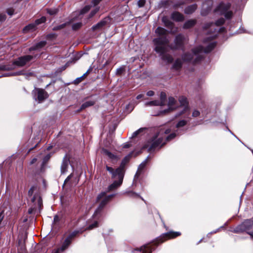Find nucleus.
Listing matches in <instances>:
<instances>
[{"mask_svg":"<svg viewBox=\"0 0 253 253\" xmlns=\"http://www.w3.org/2000/svg\"><path fill=\"white\" fill-rule=\"evenodd\" d=\"M174 128H166L164 127L160 129L158 132L153 136L144 145L143 149H147L148 151H152L157 148L162 147L165 144L166 140L169 141L176 136L175 132H171L169 135H167L172 132Z\"/></svg>","mask_w":253,"mask_h":253,"instance_id":"nucleus-1","label":"nucleus"},{"mask_svg":"<svg viewBox=\"0 0 253 253\" xmlns=\"http://www.w3.org/2000/svg\"><path fill=\"white\" fill-rule=\"evenodd\" d=\"M155 32L159 36L153 40L155 45V51L160 54L163 60L168 63L171 62L173 60L172 57L170 54L166 53L167 45L169 42V41L167 38V30L159 27L156 29Z\"/></svg>","mask_w":253,"mask_h":253,"instance_id":"nucleus-2","label":"nucleus"},{"mask_svg":"<svg viewBox=\"0 0 253 253\" xmlns=\"http://www.w3.org/2000/svg\"><path fill=\"white\" fill-rule=\"evenodd\" d=\"M215 46L214 42H210L205 48L202 46H197L193 48L191 53H186L184 54L182 58L184 61H191L193 63H196L201 61L206 53L210 52Z\"/></svg>","mask_w":253,"mask_h":253,"instance_id":"nucleus-3","label":"nucleus"},{"mask_svg":"<svg viewBox=\"0 0 253 253\" xmlns=\"http://www.w3.org/2000/svg\"><path fill=\"white\" fill-rule=\"evenodd\" d=\"M33 56L27 55L21 56L15 59L11 65L3 66L1 69L4 70H11L15 69L16 67H22L26 65L33 58Z\"/></svg>","mask_w":253,"mask_h":253,"instance_id":"nucleus-4","label":"nucleus"},{"mask_svg":"<svg viewBox=\"0 0 253 253\" xmlns=\"http://www.w3.org/2000/svg\"><path fill=\"white\" fill-rule=\"evenodd\" d=\"M252 230H253V218L245 220L241 224L236 227L233 232L239 233L246 231L248 234L251 235L253 240V232L250 231Z\"/></svg>","mask_w":253,"mask_h":253,"instance_id":"nucleus-5","label":"nucleus"},{"mask_svg":"<svg viewBox=\"0 0 253 253\" xmlns=\"http://www.w3.org/2000/svg\"><path fill=\"white\" fill-rule=\"evenodd\" d=\"M225 20L224 18H221L216 21L215 25L213 24V23H207L205 25L204 29H205V30H208L210 29V31H211L212 30H214V32H213L212 34L209 38H208V39H210V40H212L216 37L217 29H215L214 28L215 25L220 26L223 24ZM218 31H219V32H223L224 31V28H220L218 30Z\"/></svg>","mask_w":253,"mask_h":253,"instance_id":"nucleus-6","label":"nucleus"},{"mask_svg":"<svg viewBox=\"0 0 253 253\" xmlns=\"http://www.w3.org/2000/svg\"><path fill=\"white\" fill-rule=\"evenodd\" d=\"M231 4L229 3H220L217 8L216 11L219 12L222 15H224L226 18L230 19L232 17L233 13L231 11H229Z\"/></svg>","mask_w":253,"mask_h":253,"instance_id":"nucleus-7","label":"nucleus"},{"mask_svg":"<svg viewBox=\"0 0 253 253\" xmlns=\"http://www.w3.org/2000/svg\"><path fill=\"white\" fill-rule=\"evenodd\" d=\"M186 42V38L182 35H177L174 40V43L170 45L172 49H183L184 43Z\"/></svg>","mask_w":253,"mask_h":253,"instance_id":"nucleus-8","label":"nucleus"},{"mask_svg":"<svg viewBox=\"0 0 253 253\" xmlns=\"http://www.w3.org/2000/svg\"><path fill=\"white\" fill-rule=\"evenodd\" d=\"M113 197V195L106 196L105 192H102L97 196V200L100 201L99 205L104 208Z\"/></svg>","mask_w":253,"mask_h":253,"instance_id":"nucleus-9","label":"nucleus"},{"mask_svg":"<svg viewBox=\"0 0 253 253\" xmlns=\"http://www.w3.org/2000/svg\"><path fill=\"white\" fill-rule=\"evenodd\" d=\"M180 235L181 233L179 232L170 231L163 234L159 237L158 240L159 241H161V243H163L165 240L176 238V237H178Z\"/></svg>","mask_w":253,"mask_h":253,"instance_id":"nucleus-10","label":"nucleus"},{"mask_svg":"<svg viewBox=\"0 0 253 253\" xmlns=\"http://www.w3.org/2000/svg\"><path fill=\"white\" fill-rule=\"evenodd\" d=\"M76 233H72L66 238V239L62 244V246L60 248H59V249L61 250V252H63L68 247V246L71 243L72 239L76 236Z\"/></svg>","mask_w":253,"mask_h":253,"instance_id":"nucleus-11","label":"nucleus"},{"mask_svg":"<svg viewBox=\"0 0 253 253\" xmlns=\"http://www.w3.org/2000/svg\"><path fill=\"white\" fill-rule=\"evenodd\" d=\"M179 102L180 104L179 107L182 109V111H181L180 114H179V115H180L186 112L187 110H188V105L187 99L184 96L179 97Z\"/></svg>","mask_w":253,"mask_h":253,"instance_id":"nucleus-12","label":"nucleus"},{"mask_svg":"<svg viewBox=\"0 0 253 253\" xmlns=\"http://www.w3.org/2000/svg\"><path fill=\"white\" fill-rule=\"evenodd\" d=\"M124 176L122 174L120 176L117 177L115 179L117 180H115L114 182L108 187V190L112 191L119 187L122 183Z\"/></svg>","mask_w":253,"mask_h":253,"instance_id":"nucleus-13","label":"nucleus"},{"mask_svg":"<svg viewBox=\"0 0 253 253\" xmlns=\"http://www.w3.org/2000/svg\"><path fill=\"white\" fill-rule=\"evenodd\" d=\"M37 93V98L39 102H42L48 97V93L42 89L38 88L36 90Z\"/></svg>","mask_w":253,"mask_h":253,"instance_id":"nucleus-14","label":"nucleus"},{"mask_svg":"<svg viewBox=\"0 0 253 253\" xmlns=\"http://www.w3.org/2000/svg\"><path fill=\"white\" fill-rule=\"evenodd\" d=\"M162 21L164 23L165 26L170 30L171 33L174 34L177 32V28H174L173 23L167 17H163Z\"/></svg>","mask_w":253,"mask_h":253,"instance_id":"nucleus-15","label":"nucleus"},{"mask_svg":"<svg viewBox=\"0 0 253 253\" xmlns=\"http://www.w3.org/2000/svg\"><path fill=\"white\" fill-rule=\"evenodd\" d=\"M176 101L175 99L172 97L169 98L168 106L169 108L167 110L163 111V113H166L171 111H173L177 108V106L175 104Z\"/></svg>","mask_w":253,"mask_h":253,"instance_id":"nucleus-16","label":"nucleus"},{"mask_svg":"<svg viewBox=\"0 0 253 253\" xmlns=\"http://www.w3.org/2000/svg\"><path fill=\"white\" fill-rule=\"evenodd\" d=\"M69 158L67 155L64 157L61 166V172L65 173L67 171L69 164Z\"/></svg>","mask_w":253,"mask_h":253,"instance_id":"nucleus-17","label":"nucleus"},{"mask_svg":"<svg viewBox=\"0 0 253 253\" xmlns=\"http://www.w3.org/2000/svg\"><path fill=\"white\" fill-rule=\"evenodd\" d=\"M128 161V157H126L122 161L120 166L117 168V172L119 173V174H122V176H124L125 173V167L126 164Z\"/></svg>","mask_w":253,"mask_h":253,"instance_id":"nucleus-18","label":"nucleus"},{"mask_svg":"<svg viewBox=\"0 0 253 253\" xmlns=\"http://www.w3.org/2000/svg\"><path fill=\"white\" fill-rule=\"evenodd\" d=\"M171 18L172 20L177 22L182 21L184 20V16L177 11L173 12L171 14Z\"/></svg>","mask_w":253,"mask_h":253,"instance_id":"nucleus-19","label":"nucleus"},{"mask_svg":"<svg viewBox=\"0 0 253 253\" xmlns=\"http://www.w3.org/2000/svg\"><path fill=\"white\" fill-rule=\"evenodd\" d=\"M103 209L104 208L99 205L93 214V217L96 220H99L100 217L102 216Z\"/></svg>","mask_w":253,"mask_h":253,"instance_id":"nucleus-20","label":"nucleus"},{"mask_svg":"<svg viewBox=\"0 0 253 253\" xmlns=\"http://www.w3.org/2000/svg\"><path fill=\"white\" fill-rule=\"evenodd\" d=\"M37 29V27L34 23H31L25 26L23 29V32L25 34L29 32H32Z\"/></svg>","mask_w":253,"mask_h":253,"instance_id":"nucleus-21","label":"nucleus"},{"mask_svg":"<svg viewBox=\"0 0 253 253\" xmlns=\"http://www.w3.org/2000/svg\"><path fill=\"white\" fill-rule=\"evenodd\" d=\"M146 164V161H145L139 166L137 171L134 176V181H136L137 179L139 178V176L141 174L143 169L145 167Z\"/></svg>","mask_w":253,"mask_h":253,"instance_id":"nucleus-22","label":"nucleus"},{"mask_svg":"<svg viewBox=\"0 0 253 253\" xmlns=\"http://www.w3.org/2000/svg\"><path fill=\"white\" fill-rule=\"evenodd\" d=\"M146 164V161H145L139 166L137 171L134 176V181H136L137 179L139 178V176L141 174L143 169L145 167Z\"/></svg>","mask_w":253,"mask_h":253,"instance_id":"nucleus-23","label":"nucleus"},{"mask_svg":"<svg viewBox=\"0 0 253 253\" xmlns=\"http://www.w3.org/2000/svg\"><path fill=\"white\" fill-rule=\"evenodd\" d=\"M46 44V42L45 41H41L38 43H37L34 46L31 47L29 48V51L39 50L42 48L44 47Z\"/></svg>","mask_w":253,"mask_h":253,"instance_id":"nucleus-24","label":"nucleus"},{"mask_svg":"<svg viewBox=\"0 0 253 253\" xmlns=\"http://www.w3.org/2000/svg\"><path fill=\"white\" fill-rule=\"evenodd\" d=\"M136 250L142 252V253H152V249L148 245H144L140 248H137Z\"/></svg>","mask_w":253,"mask_h":253,"instance_id":"nucleus-25","label":"nucleus"},{"mask_svg":"<svg viewBox=\"0 0 253 253\" xmlns=\"http://www.w3.org/2000/svg\"><path fill=\"white\" fill-rule=\"evenodd\" d=\"M103 154L108 157L112 161H117L118 159L117 156L106 149H103Z\"/></svg>","mask_w":253,"mask_h":253,"instance_id":"nucleus-26","label":"nucleus"},{"mask_svg":"<svg viewBox=\"0 0 253 253\" xmlns=\"http://www.w3.org/2000/svg\"><path fill=\"white\" fill-rule=\"evenodd\" d=\"M107 170L112 174V177L115 179L117 177L120 176L119 172H117V169L115 170L112 167L106 166V167Z\"/></svg>","mask_w":253,"mask_h":253,"instance_id":"nucleus-27","label":"nucleus"},{"mask_svg":"<svg viewBox=\"0 0 253 253\" xmlns=\"http://www.w3.org/2000/svg\"><path fill=\"white\" fill-rule=\"evenodd\" d=\"M197 8L196 4H192L187 6L184 10V12L186 14H191L195 11Z\"/></svg>","mask_w":253,"mask_h":253,"instance_id":"nucleus-28","label":"nucleus"},{"mask_svg":"<svg viewBox=\"0 0 253 253\" xmlns=\"http://www.w3.org/2000/svg\"><path fill=\"white\" fill-rule=\"evenodd\" d=\"M196 23V21L195 20H189L187 21H186L184 25H183V28L184 29H189L192 27H193Z\"/></svg>","mask_w":253,"mask_h":253,"instance_id":"nucleus-29","label":"nucleus"},{"mask_svg":"<svg viewBox=\"0 0 253 253\" xmlns=\"http://www.w3.org/2000/svg\"><path fill=\"white\" fill-rule=\"evenodd\" d=\"M95 102L93 100L87 101L84 103L80 108V111L85 109L86 108L93 106L95 104Z\"/></svg>","mask_w":253,"mask_h":253,"instance_id":"nucleus-30","label":"nucleus"},{"mask_svg":"<svg viewBox=\"0 0 253 253\" xmlns=\"http://www.w3.org/2000/svg\"><path fill=\"white\" fill-rule=\"evenodd\" d=\"M182 62L181 60L179 58L177 59L174 62L173 65V68L176 70H179L182 66Z\"/></svg>","mask_w":253,"mask_h":253,"instance_id":"nucleus-31","label":"nucleus"},{"mask_svg":"<svg viewBox=\"0 0 253 253\" xmlns=\"http://www.w3.org/2000/svg\"><path fill=\"white\" fill-rule=\"evenodd\" d=\"M106 24V22L105 20H102L100 22H98L96 25L92 26V29L93 30H96L97 29H99L105 26Z\"/></svg>","mask_w":253,"mask_h":253,"instance_id":"nucleus-32","label":"nucleus"},{"mask_svg":"<svg viewBox=\"0 0 253 253\" xmlns=\"http://www.w3.org/2000/svg\"><path fill=\"white\" fill-rule=\"evenodd\" d=\"M32 202L33 203L36 202L37 200L38 204L39 206H41L42 204V198L38 195H35L32 198Z\"/></svg>","mask_w":253,"mask_h":253,"instance_id":"nucleus-33","label":"nucleus"},{"mask_svg":"<svg viewBox=\"0 0 253 253\" xmlns=\"http://www.w3.org/2000/svg\"><path fill=\"white\" fill-rule=\"evenodd\" d=\"M145 106H160V101L158 100H154L146 102L144 104Z\"/></svg>","mask_w":253,"mask_h":253,"instance_id":"nucleus-34","label":"nucleus"},{"mask_svg":"<svg viewBox=\"0 0 253 253\" xmlns=\"http://www.w3.org/2000/svg\"><path fill=\"white\" fill-rule=\"evenodd\" d=\"M166 99V94L165 92H162L160 95V106H163L165 104V100Z\"/></svg>","mask_w":253,"mask_h":253,"instance_id":"nucleus-35","label":"nucleus"},{"mask_svg":"<svg viewBox=\"0 0 253 253\" xmlns=\"http://www.w3.org/2000/svg\"><path fill=\"white\" fill-rule=\"evenodd\" d=\"M46 21V17L45 16H42L41 18L37 19L35 21V26L37 27L38 25L44 23Z\"/></svg>","mask_w":253,"mask_h":253,"instance_id":"nucleus-36","label":"nucleus"},{"mask_svg":"<svg viewBox=\"0 0 253 253\" xmlns=\"http://www.w3.org/2000/svg\"><path fill=\"white\" fill-rule=\"evenodd\" d=\"M89 73V70L87 71L85 74H84L82 77H81L80 78H78L77 79H76L75 81H74V84H79L80 83H81L83 80L85 78V77Z\"/></svg>","mask_w":253,"mask_h":253,"instance_id":"nucleus-37","label":"nucleus"},{"mask_svg":"<svg viewBox=\"0 0 253 253\" xmlns=\"http://www.w3.org/2000/svg\"><path fill=\"white\" fill-rule=\"evenodd\" d=\"M98 226V222L97 220L94 221L92 223L90 224L86 228V229L91 230Z\"/></svg>","mask_w":253,"mask_h":253,"instance_id":"nucleus-38","label":"nucleus"},{"mask_svg":"<svg viewBox=\"0 0 253 253\" xmlns=\"http://www.w3.org/2000/svg\"><path fill=\"white\" fill-rule=\"evenodd\" d=\"M91 8V6L90 5H86L80 11V15H83L85 13H86L87 12H88L90 9Z\"/></svg>","mask_w":253,"mask_h":253,"instance_id":"nucleus-39","label":"nucleus"},{"mask_svg":"<svg viewBox=\"0 0 253 253\" xmlns=\"http://www.w3.org/2000/svg\"><path fill=\"white\" fill-rule=\"evenodd\" d=\"M57 12L58 9L56 8L47 9V12L51 15H54L56 14Z\"/></svg>","mask_w":253,"mask_h":253,"instance_id":"nucleus-40","label":"nucleus"},{"mask_svg":"<svg viewBox=\"0 0 253 253\" xmlns=\"http://www.w3.org/2000/svg\"><path fill=\"white\" fill-rule=\"evenodd\" d=\"M187 124V121L185 120H181L176 125L175 127L177 128L182 127L185 126Z\"/></svg>","mask_w":253,"mask_h":253,"instance_id":"nucleus-41","label":"nucleus"},{"mask_svg":"<svg viewBox=\"0 0 253 253\" xmlns=\"http://www.w3.org/2000/svg\"><path fill=\"white\" fill-rule=\"evenodd\" d=\"M99 7H96L94 10H92L89 15V18L92 17L98 11Z\"/></svg>","mask_w":253,"mask_h":253,"instance_id":"nucleus-42","label":"nucleus"},{"mask_svg":"<svg viewBox=\"0 0 253 253\" xmlns=\"http://www.w3.org/2000/svg\"><path fill=\"white\" fill-rule=\"evenodd\" d=\"M128 195L130 196V197H133V198H138V197H140L141 198V199L142 200H143V198H141L138 194L135 193H134V192H129L127 193Z\"/></svg>","mask_w":253,"mask_h":253,"instance_id":"nucleus-43","label":"nucleus"},{"mask_svg":"<svg viewBox=\"0 0 253 253\" xmlns=\"http://www.w3.org/2000/svg\"><path fill=\"white\" fill-rule=\"evenodd\" d=\"M82 26V23L80 22L74 24L72 26V28L74 30H77Z\"/></svg>","mask_w":253,"mask_h":253,"instance_id":"nucleus-44","label":"nucleus"},{"mask_svg":"<svg viewBox=\"0 0 253 253\" xmlns=\"http://www.w3.org/2000/svg\"><path fill=\"white\" fill-rule=\"evenodd\" d=\"M25 75V74L24 73L23 71H21L14 72V73H12L10 75H5L4 76H19V75Z\"/></svg>","mask_w":253,"mask_h":253,"instance_id":"nucleus-45","label":"nucleus"},{"mask_svg":"<svg viewBox=\"0 0 253 253\" xmlns=\"http://www.w3.org/2000/svg\"><path fill=\"white\" fill-rule=\"evenodd\" d=\"M145 0H139L137 2V5L139 7H141L145 5Z\"/></svg>","mask_w":253,"mask_h":253,"instance_id":"nucleus-46","label":"nucleus"},{"mask_svg":"<svg viewBox=\"0 0 253 253\" xmlns=\"http://www.w3.org/2000/svg\"><path fill=\"white\" fill-rule=\"evenodd\" d=\"M6 19V15L3 13H0V22L4 21Z\"/></svg>","mask_w":253,"mask_h":253,"instance_id":"nucleus-47","label":"nucleus"},{"mask_svg":"<svg viewBox=\"0 0 253 253\" xmlns=\"http://www.w3.org/2000/svg\"><path fill=\"white\" fill-rule=\"evenodd\" d=\"M35 187H32L30 188V189L28 191V194L29 196H32L36 189Z\"/></svg>","mask_w":253,"mask_h":253,"instance_id":"nucleus-48","label":"nucleus"},{"mask_svg":"<svg viewBox=\"0 0 253 253\" xmlns=\"http://www.w3.org/2000/svg\"><path fill=\"white\" fill-rule=\"evenodd\" d=\"M72 175H73V174H71L66 178V179H65V180L64 181V183L63 184V186H64V185L65 184H67L68 183L69 181L70 180V179L72 177Z\"/></svg>","mask_w":253,"mask_h":253,"instance_id":"nucleus-49","label":"nucleus"},{"mask_svg":"<svg viewBox=\"0 0 253 253\" xmlns=\"http://www.w3.org/2000/svg\"><path fill=\"white\" fill-rule=\"evenodd\" d=\"M200 115V112L197 110H194L192 113V116L193 117H197Z\"/></svg>","mask_w":253,"mask_h":253,"instance_id":"nucleus-50","label":"nucleus"},{"mask_svg":"<svg viewBox=\"0 0 253 253\" xmlns=\"http://www.w3.org/2000/svg\"><path fill=\"white\" fill-rule=\"evenodd\" d=\"M14 10L12 8H9L7 10V13L8 15L11 16L13 14Z\"/></svg>","mask_w":253,"mask_h":253,"instance_id":"nucleus-51","label":"nucleus"},{"mask_svg":"<svg viewBox=\"0 0 253 253\" xmlns=\"http://www.w3.org/2000/svg\"><path fill=\"white\" fill-rule=\"evenodd\" d=\"M143 128H140L139 129L135 131L132 134V137H135L136 136H137L139 133H140L143 130Z\"/></svg>","mask_w":253,"mask_h":253,"instance_id":"nucleus-52","label":"nucleus"},{"mask_svg":"<svg viewBox=\"0 0 253 253\" xmlns=\"http://www.w3.org/2000/svg\"><path fill=\"white\" fill-rule=\"evenodd\" d=\"M102 0H92L91 3L94 6L97 5Z\"/></svg>","mask_w":253,"mask_h":253,"instance_id":"nucleus-53","label":"nucleus"},{"mask_svg":"<svg viewBox=\"0 0 253 253\" xmlns=\"http://www.w3.org/2000/svg\"><path fill=\"white\" fill-rule=\"evenodd\" d=\"M124 69L123 68H120L119 69H118L117 70V74L118 75H121L122 72L124 71Z\"/></svg>","mask_w":253,"mask_h":253,"instance_id":"nucleus-54","label":"nucleus"},{"mask_svg":"<svg viewBox=\"0 0 253 253\" xmlns=\"http://www.w3.org/2000/svg\"><path fill=\"white\" fill-rule=\"evenodd\" d=\"M147 95L149 96H152L154 95V92L152 90H149L147 92Z\"/></svg>","mask_w":253,"mask_h":253,"instance_id":"nucleus-55","label":"nucleus"},{"mask_svg":"<svg viewBox=\"0 0 253 253\" xmlns=\"http://www.w3.org/2000/svg\"><path fill=\"white\" fill-rule=\"evenodd\" d=\"M59 221V217L58 215H56L54 217V222L56 223Z\"/></svg>","mask_w":253,"mask_h":253,"instance_id":"nucleus-56","label":"nucleus"},{"mask_svg":"<svg viewBox=\"0 0 253 253\" xmlns=\"http://www.w3.org/2000/svg\"><path fill=\"white\" fill-rule=\"evenodd\" d=\"M78 58H76V57H74L72 60L71 61H70V62H68L67 63V65H69V63L71 62V63H75L77 60H78Z\"/></svg>","mask_w":253,"mask_h":253,"instance_id":"nucleus-57","label":"nucleus"},{"mask_svg":"<svg viewBox=\"0 0 253 253\" xmlns=\"http://www.w3.org/2000/svg\"><path fill=\"white\" fill-rule=\"evenodd\" d=\"M64 27V25H61L59 26H58V27H54L53 28L54 30H58V29H60L61 28H63V27Z\"/></svg>","mask_w":253,"mask_h":253,"instance_id":"nucleus-58","label":"nucleus"},{"mask_svg":"<svg viewBox=\"0 0 253 253\" xmlns=\"http://www.w3.org/2000/svg\"><path fill=\"white\" fill-rule=\"evenodd\" d=\"M37 159L36 158H33L32 161H31L30 162V164H34L36 161H37Z\"/></svg>","mask_w":253,"mask_h":253,"instance_id":"nucleus-59","label":"nucleus"},{"mask_svg":"<svg viewBox=\"0 0 253 253\" xmlns=\"http://www.w3.org/2000/svg\"><path fill=\"white\" fill-rule=\"evenodd\" d=\"M143 97V94H140L136 96V99H140V98H142Z\"/></svg>","mask_w":253,"mask_h":253,"instance_id":"nucleus-60","label":"nucleus"},{"mask_svg":"<svg viewBox=\"0 0 253 253\" xmlns=\"http://www.w3.org/2000/svg\"><path fill=\"white\" fill-rule=\"evenodd\" d=\"M60 252H61V250L59 248H58L57 250L54 251L52 253H59Z\"/></svg>","mask_w":253,"mask_h":253,"instance_id":"nucleus-61","label":"nucleus"},{"mask_svg":"<svg viewBox=\"0 0 253 253\" xmlns=\"http://www.w3.org/2000/svg\"><path fill=\"white\" fill-rule=\"evenodd\" d=\"M183 4V3H180L178 4H175V5H174V7L176 8H177L179 5H180V4Z\"/></svg>","mask_w":253,"mask_h":253,"instance_id":"nucleus-62","label":"nucleus"},{"mask_svg":"<svg viewBox=\"0 0 253 253\" xmlns=\"http://www.w3.org/2000/svg\"><path fill=\"white\" fill-rule=\"evenodd\" d=\"M26 76H31L33 75V73H28V74H25Z\"/></svg>","mask_w":253,"mask_h":253,"instance_id":"nucleus-63","label":"nucleus"},{"mask_svg":"<svg viewBox=\"0 0 253 253\" xmlns=\"http://www.w3.org/2000/svg\"><path fill=\"white\" fill-rule=\"evenodd\" d=\"M129 145H128V144H125V145H124V148H128V147H129Z\"/></svg>","mask_w":253,"mask_h":253,"instance_id":"nucleus-64","label":"nucleus"}]
</instances>
